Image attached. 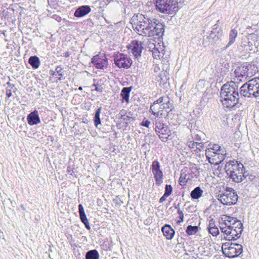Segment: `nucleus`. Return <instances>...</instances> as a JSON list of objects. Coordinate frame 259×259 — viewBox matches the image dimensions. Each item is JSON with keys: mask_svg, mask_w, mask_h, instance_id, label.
<instances>
[{"mask_svg": "<svg viewBox=\"0 0 259 259\" xmlns=\"http://www.w3.org/2000/svg\"><path fill=\"white\" fill-rule=\"evenodd\" d=\"M132 21L134 30L143 36H162L164 32V26L153 18L146 15H134Z\"/></svg>", "mask_w": 259, "mask_h": 259, "instance_id": "obj_1", "label": "nucleus"}, {"mask_svg": "<svg viewBox=\"0 0 259 259\" xmlns=\"http://www.w3.org/2000/svg\"><path fill=\"white\" fill-rule=\"evenodd\" d=\"M219 227L222 232L226 234V240H236L243 231V224L237 218L223 215L219 220Z\"/></svg>", "mask_w": 259, "mask_h": 259, "instance_id": "obj_2", "label": "nucleus"}, {"mask_svg": "<svg viewBox=\"0 0 259 259\" xmlns=\"http://www.w3.org/2000/svg\"><path fill=\"white\" fill-rule=\"evenodd\" d=\"M220 95L221 102L225 108H233L240 102L238 85L235 81L224 84L221 88Z\"/></svg>", "mask_w": 259, "mask_h": 259, "instance_id": "obj_3", "label": "nucleus"}, {"mask_svg": "<svg viewBox=\"0 0 259 259\" xmlns=\"http://www.w3.org/2000/svg\"><path fill=\"white\" fill-rule=\"evenodd\" d=\"M225 171L233 181L236 183L242 182L248 175L245 171V168L241 163L237 161H230L226 163L225 166Z\"/></svg>", "mask_w": 259, "mask_h": 259, "instance_id": "obj_4", "label": "nucleus"}, {"mask_svg": "<svg viewBox=\"0 0 259 259\" xmlns=\"http://www.w3.org/2000/svg\"><path fill=\"white\" fill-rule=\"evenodd\" d=\"M241 96L259 99V77H254L244 83L240 88Z\"/></svg>", "mask_w": 259, "mask_h": 259, "instance_id": "obj_5", "label": "nucleus"}, {"mask_svg": "<svg viewBox=\"0 0 259 259\" xmlns=\"http://www.w3.org/2000/svg\"><path fill=\"white\" fill-rule=\"evenodd\" d=\"M170 105L169 98L168 97H161L150 106L149 111L155 116V117L161 118L163 115L164 111L168 113L171 111L170 109L167 111V109L169 108Z\"/></svg>", "mask_w": 259, "mask_h": 259, "instance_id": "obj_6", "label": "nucleus"}, {"mask_svg": "<svg viewBox=\"0 0 259 259\" xmlns=\"http://www.w3.org/2000/svg\"><path fill=\"white\" fill-rule=\"evenodd\" d=\"M223 254L229 258L239 256L243 252V246L238 243L226 242L222 246Z\"/></svg>", "mask_w": 259, "mask_h": 259, "instance_id": "obj_7", "label": "nucleus"}, {"mask_svg": "<svg viewBox=\"0 0 259 259\" xmlns=\"http://www.w3.org/2000/svg\"><path fill=\"white\" fill-rule=\"evenodd\" d=\"M238 198L236 192L230 187H227L223 193L218 195V200L223 204L227 205L236 204Z\"/></svg>", "mask_w": 259, "mask_h": 259, "instance_id": "obj_8", "label": "nucleus"}, {"mask_svg": "<svg viewBox=\"0 0 259 259\" xmlns=\"http://www.w3.org/2000/svg\"><path fill=\"white\" fill-rule=\"evenodd\" d=\"M156 9L161 13L171 14L176 12L170 0H153Z\"/></svg>", "mask_w": 259, "mask_h": 259, "instance_id": "obj_9", "label": "nucleus"}, {"mask_svg": "<svg viewBox=\"0 0 259 259\" xmlns=\"http://www.w3.org/2000/svg\"><path fill=\"white\" fill-rule=\"evenodd\" d=\"M114 63L119 68L127 69L132 64L131 58L126 55L118 53L114 56Z\"/></svg>", "mask_w": 259, "mask_h": 259, "instance_id": "obj_10", "label": "nucleus"}, {"mask_svg": "<svg viewBox=\"0 0 259 259\" xmlns=\"http://www.w3.org/2000/svg\"><path fill=\"white\" fill-rule=\"evenodd\" d=\"M198 176L199 171L196 167L193 166L189 168L185 167L181 171L180 181L181 183L183 180L184 181V183L185 181L187 182L188 181H192L194 177L197 178Z\"/></svg>", "mask_w": 259, "mask_h": 259, "instance_id": "obj_11", "label": "nucleus"}, {"mask_svg": "<svg viewBox=\"0 0 259 259\" xmlns=\"http://www.w3.org/2000/svg\"><path fill=\"white\" fill-rule=\"evenodd\" d=\"M151 169L154 175L156 184L159 186L163 182V174L162 170L160 169V165L157 160L153 161L151 165Z\"/></svg>", "mask_w": 259, "mask_h": 259, "instance_id": "obj_12", "label": "nucleus"}, {"mask_svg": "<svg viewBox=\"0 0 259 259\" xmlns=\"http://www.w3.org/2000/svg\"><path fill=\"white\" fill-rule=\"evenodd\" d=\"M128 49H131V52L135 58H138L141 56V53L143 49V43L137 40H133Z\"/></svg>", "mask_w": 259, "mask_h": 259, "instance_id": "obj_13", "label": "nucleus"}, {"mask_svg": "<svg viewBox=\"0 0 259 259\" xmlns=\"http://www.w3.org/2000/svg\"><path fill=\"white\" fill-rule=\"evenodd\" d=\"M234 74L235 76L234 79L236 81L243 82L248 79L244 63L237 67L234 71Z\"/></svg>", "mask_w": 259, "mask_h": 259, "instance_id": "obj_14", "label": "nucleus"}, {"mask_svg": "<svg viewBox=\"0 0 259 259\" xmlns=\"http://www.w3.org/2000/svg\"><path fill=\"white\" fill-rule=\"evenodd\" d=\"M28 123L30 125H36L40 122V119L39 117L38 111L34 110L29 113L27 116Z\"/></svg>", "mask_w": 259, "mask_h": 259, "instance_id": "obj_15", "label": "nucleus"}, {"mask_svg": "<svg viewBox=\"0 0 259 259\" xmlns=\"http://www.w3.org/2000/svg\"><path fill=\"white\" fill-rule=\"evenodd\" d=\"M248 79L254 76L258 71L257 67L254 63H244Z\"/></svg>", "mask_w": 259, "mask_h": 259, "instance_id": "obj_16", "label": "nucleus"}, {"mask_svg": "<svg viewBox=\"0 0 259 259\" xmlns=\"http://www.w3.org/2000/svg\"><path fill=\"white\" fill-rule=\"evenodd\" d=\"M91 8L89 6L84 5L78 7L75 11L74 15L76 17H82L91 12Z\"/></svg>", "mask_w": 259, "mask_h": 259, "instance_id": "obj_17", "label": "nucleus"}, {"mask_svg": "<svg viewBox=\"0 0 259 259\" xmlns=\"http://www.w3.org/2000/svg\"><path fill=\"white\" fill-rule=\"evenodd\" d=\"M163 235L167 239H171L175 235V231L169 225L165 224L161 228Z\"/></svg>", "mask_w": 259, "mask_h": 259, "instance_id": "obj_18", "label": "nucleus"}, {"mask_svg": "<svg viewBox=\"0 0 259 259\" xmlns=\"http://www.w3.org/2000/svg\"><path fill=\"white\" fill-rule=\"evenodd\" d=\"M91 62L96 68L98 69H103L106 65V61L101 58L99 55L94 56L92 59Z\"/></svg>", "mask_w": 259, "mask_h": 259, "instance_id": "obj_19", "label": "nucleus"}, {"mask_svg": "<svg viewBox=\"0 0 259 259\" xmlns=\"http://www.w3.org/2000/svg\"><path fill=\"white\" fill-rule=\"evenodd\" d=\"M78 212L79 214L80 219L82 223L84 225L85 228L88 230H90L91 227L88 222V219L85 215V212L84 211V208L82 204H79L78 205Z\"/></svg>", "mask_w": 259, "mask_h": 259, "instance_id": "obj_20", "label": "nucleus"}, {"mask_svg": "<svg viewBox=\"0 0 259 259\" xmlns=\"http://www.w3.org/2000/svg\"><path fill=\"white\" fill-rule=\"evenodd\" d=\"M156 134L162 141H165L167 140L168 137L170 135V131L166 125L162 129L158 131V132H156Z\"/></svg>", "mask_w": 259, "mask_h": 259, "instance_id": "obj_21", "label": "nucleus"}, {"mask_svg": "<svg viewBox=\"0 0 259 259\" xmlns=\"http://www.w3.org/2000/svg\"><path fill=\"white\" fill-rule=\"evenodd\" d=\"M238 31L235 29H232L231 30L229 33V41L226 46L225 47V49H227L235 41V39L237 36Z\"/></svg>", "mask_w": 259, "mask_h": 259, "instance_id": "obj_22", "label": "nucleus"}, {"mask_svg": "<svg viewBox=\"0 0 259 259\" xmlns=\"http://www.w3.org/2000/svg\"><path fill=\"white\" fill-rule=\"evenodd\" d=\"M28 63L33 69H36L39 66V59L36 56H31L28 59Z\"/></svg>", "mask_w": 259, "mask_h": 259, "instance_id": "obj_23", "label": "nucleus"}, {"mask_svg": "<svg viewBox=\"0 0 259 259\" xmlns=\"http://www.w3.org/2000/svg\"><path fill=\"white\" fill-rule=\"evenodd\" d=\"M131 91V87H124L122 89L120 96L122 97V102L125 101L126 102H128Z\"/></svg>", "mask_w": 259, "mask_h": 259, "instance_id": "obj_24", "label": "nucleus"}, {"mask_svg": "<svg viewBox=\"0 0 259 259\" xmlns=\"http://www.w3.org/2000/svg\"><path fill=\"white\" fill-rule=\"evenodd\" d=\"M222 36V33L214 34V33H210L209 35L207 37L208 41L212 45H214L217 41L220 40Z\"/></svg>", "mask_w": 259, "mask_h": 259, "instance_id": "obj_25", "label": "nucleus"}, {"mask_svg": "<svg viewBox=\"0 0 259 259\" xmlns=\"http://www.w3.org/2000/svg\"><path fill=\"white\" fill-rule=\"evenodd\" d=\"M149 51L152 53L153 57L154 59H160V51L155 47V45L152 44L148 46Z\"/></svg>", "mask_w": 259, "mask_h": 259, "instance_id": "obj_26", "label": "nucleus"}, {"mask_svg": "<svg viewBox=\"0 0 259 259\" xmlns=\"http://www.w3.org/2000/svg\"><path fill=\"white\" fill-rule=\"evenodd\" d=\"M203 193V190L200 187H196L192 190L190 193L191 197L194 199H197L200 198Z\"/></svg>", "mask_w": 259, "mask_h": 259, "instance_id": "obj_27", "label": "nucleus"}, {"mask_svg": "<svg viewBox=\"0 0 259 259\" xmlns=\"http://www.w3.org/2000/svg\"><path fill=\"white\" fill-rule=\"evenodd\" d=\"M101 111H102V107H100L96 110L95 113V116L94 117V122L95 125L96 127H98V125L99 124H101V119L100 117V114L101 113Z\"/></svg>", "mask_w": 259, "mask_h": 259, "instance_id": "obj_28", "label": "nucleus"}, {"mask_svg": "<svg viewBox=\"0 0 259 259\" xmlns=\"http://www.w3.org/2000/svg\"><path fill=\"white\" fill-rule=\"evenodd\" d=\"M85 259H99V254L96 249L88 251L85 254Z\"/></svg>", "mask_w": 259, "mask_h": 259, "instance_id": "obj_29", "label": "nucleus"}, {"mask_svg": "<svg viewBox=\"0 0 259 259\" xmlns=\"http://www.w3.org/2000/svg\"><path fill=\"white\" fill-rule=\"evenodd\" d=\"M154 124L155 125V132L156 133L161 129H162L164 127L166 126L163 123L162 120L161 118L155 117L154 120Z\"/></svg>", "mask_w": 259, "mask_h": 259, "instance_id": "obj_30", "label": "nucleus"}, {"mask_svg": "<svg viewBox=\"0 0 259 259\" xmlns=\"http://www.w3.org/2000/svg\"><path fill=\"white\" fill-rule=\"evenodd\" d=\"M198 231V227L196 226L189 225L186 230V232L188 235L196 234Z\"/></svg>", "mask_w": 259, "mask_h": 259, "instance_id": "obj_31", "label": "nucleus"}, {"mask_svg": "<svg viewBox=\"0 0 259 259\" xmlns=\"http://www.w3.org/2000/svg\"><path fill=\"white\" fill-rule=\"evenodd\" d=\"M170 2L172 4L173 7L176 9V12L177 11L180 7H181L182 4L185 0H170Z\"/></svg>", "mask_w": 259, "mask_h": 259, "instance_id": "obj_32", "label": "nucleus"}, {"mask_svg": "<svg viewBox=\"0 0 259 259\" xmlns=\"http://www.w3.org/2000/svg\"><path fill=\"white\" fill-rule=\"evenodd\" d=\"M188 146L190 148H194L195 146H200L203 147V144L201 142H194L193 140L188 141L187 143Z\"/></svg>", "mask_w": 259, "mask_h": 259, "instance_id": "obj_33", "label": "nucleus"}, {"mask_svg": "<svg viewBox=\"0 0 259 259\" xmlns=\"http://www.w3.org/2000/svg\"><path fill=\"white\" fill-rule=\"evenodd\" d=\"M211 149L213 151L214 153L218 154H223V150L221 148V146L218 144H214Z\"/></svg>", "mask_w": 259, "mask_h": 259, "instance_id": "obj_34", "label": "nucleus"}, {"mask_svg": "<svg viewBox=\"0 0 259 259\" xmlns=\"http://www.w3.org/2000/svg\"><path fill=\"white\" fill-rule=\"evenodd\" d=\"M172 188L170 185H166L165 187L164 196H169L172 193Z\"/></svg>", "mask_w": 259, "mask_h": 259, "instance_id": "obj_35", "label": "nucleus"}, {"mask_svg": "<svg viewBox=\"0 0 259 259\" xmlns=\"http://www.w3.org/2000/svg\"><path fill=\"white\" fill-rule=\"evenodd\" d=\"M210 33H214V34H218L219 33H222V31L219 27V25L218 24H215L213 26Z\"/></svg>", "mask_w": 259, "mask_h": 259, "instance_id": "obj_36", "label": "nucleus"}, {"mask_svg": "<svg viewBox=\"0 0 259 259\" xmlns=\"http://www.w3.org/2000/svg\"><path fill=\"white\" fill-rule=\"evenodd\" d=\"M208 231L213 236H217L219 234V231L217 227L215 228L211 227L208 229Z\"/></svg>", "mask_w": 259, "mask_h": 259, "instance_id": "obj_37", "label": "nucleus"}, {"mask_svg": "<svg viewBox=\"0 0 259 259\" xmlns=\"http://www.w3.org/2000/svg\"><path fill=\"white\" fill-rule=\"evenodd\" d=\"M191 135H192V139L195 141H196L195 142H199V141H201V137H200V136L198 134H195V133H192V132H191Z\"/></svg>", "mask_w": 259, "mask_h": 259, "instance_id": "obj_38", "label": "nucleus"}, {"mask_svg": "<svg viewBox=\"0 0 259 259\" xmlns=\"http://www.w3.org/2000/svg\"><path fill=\"white\" fill-rule=\"evenodd\" d=\"M92 87H95V90L98 92L102 93L103 92V89L101 85H98L96 84L95 83H94L92 85Z\"/></svg>", "mask_w": 259, "mask_h": 259, "instance_id": "obj_39", "label": "nucleus"}, {"mask_svg": "<svg viewBox=\"0 0 259 259\" xmlns=\"http://www.w3.org/2000/svg\"><path fill=\"white\" fill-rule=\"evenodd\" d=\"M217 226L215 225L214 221L213 220V219L210 220L209 221V225L208 229L211 228V227L215 228Z\"/></svg>", "mask_w": 259, "mask_h": 259, "instance_id": "obj_40", "label": "nucleus"}, {"mask_svg": "<svg viewBox=\"0 0 259 259\" xmlns=\"http://www.w3.org/2000/svg\"><path fill=\"white\" fill-rule=\"evenodd\" d=\"M131 118V117L126 115H122L121 117V120L125 123H127L129 119Z\"/></svg>", "mask_w": 259, "mask_h": 259, "instance_id": "obj_41", "label": "nucleus"}, {"mask_svg": "<svg viewBox=\"0 0 259 259\" xmlns=\"http://www.w3.org/2000/svg\"><path fill=\"white\" fill-rule=\"evenodd\" d=\"M150 124V122L149 120H144L141 123V125H143L144 126H145V127H149Z\"/></svg>", "mask_w": 259, "mask_h": 259, "instance_id": "obj_42", "label": "nucleus"}, {"mask_svg": "<svg viewBox=\"0 0 259 259\" xmlns=\"http://www.w3.org/2000/svg\"><path fill=\"white\" fill-rule=\"evenodd\" d=\"M67 172L68 174L72 176L74 174L73 168L70 166H68L67 168Z\"/></svg>", "mask_w": 259, "mask_h": 259, "instance_id": "obj_43", "label": "nucleus"}, {"mask_svg": "<svg viewBox=\"0 0 259 259\" xmlns=\"http://www.w3.org/2000/svg\"><path fill=\"white\" fill-rule=\"evenodd\" d=\"M62 70V67L59 66H57V67L56 68V69H55V71L56 72V73H58L59 75H60V76L62 75V73H61Z\"/></svg>", "mask_w": 259, "mask_h": 259, "instance_id": "obj_44", "label": "nucleus"}, {"mask_svg": "<svg viewBox=\"0 0 259 259\" xmlns=\"http://www.w3.org/2000/svg\"><path fill=\"white\" fill-rule=\"evenodd\" d=\"M178 213L180 215V219L181 220V222H183L184 219V214L180 208L178 209Z\"/></svg>", "mask_w": 259, "mask_h": 259, "instance_id": "obj_45", "label": "nucleus"}, {"mask_svg": "<svg viewBox=\"0 0 259 259\" xmlns=\"http://www.w3.org/2000/svg\"><path fill=\"white\" fill-rule=\"evenodd\" d=\"M12 89H7L6 90V95L8 97L10 98L12 96Z\"/></svg>", "mask_w": 259, "mask_h": 259, "instance_id": "obj_46", "label": "nucleus"}, {"mask_svg": "<svg viewBox=\"0 0 259 259\" xmlns=\"http://www.w3.org/2000/svg\"><path fill=\"white\" fill-rule=\"evenodd\" d=\"M168 196H164V194L159 199V203H162L166 200V197H167Z\"/></svg>", "mask_w": 259, "mask_h": 259, "instance_id": "obj_47", "label": "nucleus"}, {"mask_svg": "<svg viewBox=\"0 0 259 259\" xmlns=\"http://www.w3.org/2000/svg\"><path fill=\"white\" fill-rule=\"evenodd\" d=\"M196 149L195 150L196 152H198L199 151H200L201 150V149L203 148L200 147V146H195Z\"/></svg>", "mask_w": 259, "mask_h": 259, "instance_id": "obj_48", "label": "nucleus"}, {"mask_svg": "<svg viewBox=\"0 0 259 259\" xmlns=\"http://www.w3.org/2000/svg\"><path fill=\"white\" fill-rule=\"evenodd\" d=\"M7 84L9 86V87L11 89H13L14 87V85L10 83V82H8Z\"/></svg>", "mask_w": 259, "mask_h": 259, "instance_id": "obj_49", "label": "nucleus"}, {"mask_svg": "<svg viewBox=\"0 0 259 259\" xmlns=\"http://www.w3.org/2000/svg\"><path fill=\"white\" fill-rule=\"evenodd\" d=\"M70 55V53L69 52H66L64 54V57L67 58Z\"/></svg>", "mask_w": 259, "mask_h": 259, "instance_id": "obj_50", "label": "nucleus"}, {"mask_svg": "<svg viewBox=\"0 0 259 259\" xmlns=\"http://www.w3.org/2000/svg\"><path fill=\"white\" fill-rule=\"evenodd\" d=\"M54 17H56V18H55L56 20L58 21V22H60L61 20V18L60 16H58L57 15H55Z\"/></svg>", "mask_w": 259, "mask_h": 259, "instance_id": "obj_51", "label": "nucleus"}, {"mask_svg": "<svg viewBox=\"0 0 259 259\" xmlns=\"http://www.w3.org/2000/svg\"><path fill=\"white\" fill-rule=\"evenodd\" d=\"M56 72L55 71L50 70V74L52 75H55Z\"/></svg>", "mask_w": 259, "mask_h": 259, "instance_id": "obj_52", "label": "nucleus"}, {"mask_svg": "<svg viewBox=\"0 0 259 259\" xmlns=\"http://www.w3.org/2000/svg\"><path fill=\"white\" fill-rule=\"evenodd\" d=\"M175 208L176 209H178H178H179V208H180V204H178L177 205H176V206H175Z\"/></svg>", "mask_w": 259, "mask_h": 259, "instance_id": "obj_53", "label": "nucleus"}, {"mask_svg": "<svg viewBox=\"0 0 259 259\" xmlns=\"http://www.w3.org/2000/svg\"><path fill=\"white\" fill-rule=\"evenodd\" d=\"M21 208H22L23 210H25V207H24V206L23 204H21Z\"/></svg>", "mask_w": 259, "mask_h": 259, "instance_id": "obj_54", "label": "nucleus"}, {"mask_svg": "<svg viewBox=\"0 0 259 259\" xmlns=\"http://www.w3.org/2000/svg\"><path fill=\"white\" fill-rule=\"evenodd\" d=\"M78 90H80V91H81L82 90V88L81 87H79L78 88Z\"/></svg>", "mask_w": 259, "mask_h": 259, "instance_id": "obj_55", "label": "nucleus"}, {"mask_svg": "<svg viewBox=\"0 0 259 259\" xmlns=\"http://www.w3.org/2000/svg\"><path fill=\"white\" fill-rule=\"evenodd\" d=\"M5 32H6V31H3V32H2V33L4 35V36H6Z\"/></svg>", "mask_w": 259, "mask_h": 259, "instance_id": "obj_56", "label": "nucleus"}, {"mask_svg": "<svg viewBox=\"0 0 259 259\" xmlns=\"http://www.w3.org/2000/svg\"><path fill=\"white\" fill-rule=\"evenodd\" d=\"M112 1V0H107V1L109 2H110V1Z\"/></svg>", "mask_w": 259, "mask_h": 259, "instance_id": "obj_57", "label": "nucleus"}]
</instances>
